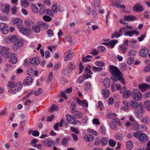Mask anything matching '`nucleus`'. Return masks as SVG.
<instances>
[{
	"mask_svg": "<svg viewBox=\"0 0 150 150\" xmlns=\"http://www.w3.org/2000/svg\"><path fill=\"white\" fill-rule=\"evenodd\" d=\"M109 71L111 74L110 79L113 83H115L119 81L124 85L125 84V80L123 78L122 73L119 69L115 66L110 65Z\"/></svg>",
	"mask_w": 150,
	"mask_h": 150,
	"instance_id": "nucleus-1",
	"label": "nucleus"
},
{
	"mask_svg": "<svg viewBox=\"0 0 150 150\" xmlns=\"http://www.w3.org/2000/svg\"><path fill=\"white\" fill-rule=\"evenodd\" d=\"M47 26V24L46 23L40 21L37 23L36 24L34 23L32 28L35 32L38 33L40 32L41 28H46Z\"/></svg>",
	"mask_w": 150,
	"mask_h": 150,
	"instance_id": "nucleus-2",
	"label": "nucleus"
},
{
	"mask_svg": "<svg viewBox=\"0 0 150 150\" xmlns=\"http://www.w3.org/2000/svg\"><path fill=\"white\" fill-rule=\"evenodd\" d=\"M133 135L134 137L142 142H145L148 140L147 136L143 133L136 132L134 133Z\"/></svg>",
	"mask_w": 150,
	"mask_h": 150,
	"instance_id": "nucleus-3",
	"label": "nucleus"
},
{
	"mask_svg": "<svg viewBox=\"0 0 150 150\" xmlns=\"http://www.w3.org/2000/svg\"><path fill=\"white\" fill-rule=\"evenodd\" d=\"M9 48L6 47L4 46L0 47V51L1 55L6 58H9L10 55L12 56L11 53L9 52L8 51Z\"/></svg>",
	"mask_w": 150,
	"mask_h": 150,
	"instance_id": "nucleus-4",
	"label": "nucleus"
},
{
	"mask_svg": "<svg viewBox=\"0 0 150 150\" xmlns=\"http://www.w3.org/2000/svg\"><path fill=\"white\" fill-rule=\"evenodd\" d=\"M132 98L135 100L139 101L142 98V94L138 89H134L132 92Z\"/></svg>",
	"mask_w": 150,
	"mask_h": 150,
	"instance_id": "nucleus-5",
	"label": "nucleus"
},
{
	"mask_svg": "<svg viewBox=\"0 0 150 150\" xmlns=\"http://www.w3.org/2000/svg\"><path fill=\"white\" fill-rule=\"evenodd\" d=\"M23 44L22 40L18 39L16 36V39L14 40L13 43L12 44V46L14 50L15 51H16L18 48L21 47Z\"/></svg>",
	"mask_w": 150,
	"mask_h": 150,
	"instance_id": "nucleus-6",
	"label": "nucleus"
},
{
	"mask_svg": "<svg viewBox=\"0 0 150 150\" xmlns=\"http://www.w3.org/2000/svg\"><path fill=\"white\" fill-rule=\"evenodd\" d=\"M18 29L22 34L24 35H28L30 33V29L29 28H27L22 25L19 27Z\"/></svg>",
	"mask_w": 150,
	"mask_h": 150,
	"instance_id": "nucleus-7",
	"label": "nucleus"
},
{
	"mask_svg": "<svg viewBox=\"0 0 150 150\" xmlns=\"http://www.w3.org/2000/svg\"><path fill=\"white\" fill-rule=\"evenodd\" d=\"M0 28L2 33L4 34H7L8 31V28L7 25L4 23L0 24Z\"/></svg>",
	"mask_w": 150,
	"mask_h": 150,
	"instance_id": "nucleus-8",
	"label": "nucleus"
},
{
	"mask_svg": "<svg viewBox=\"0 0 150 150\" xmlns=\"http://www.w3.org/2000/svg\"><path fill=\"white\" fill-rule=\"evenodd\" d=\"M12 21L15 25H16L17 26V28L19 27H21L22 26L23 22L22 21L20 18H12Z\"/></svg>",
	"mask_w": 150,
	"mask_h": 150,
	"instance_id": "nucleus-9",
	"label": "nucleus"
},
{
	"mask_svg": "<svg viewBox=\"0 0 150 150\" xmlns=\"http://www.w3.org/2000/svg\"><path fill=\"white\" fill-rule=\"evenodd\" d=\"M138 88L142 91H145L150 89V85L147 83H143L139 85Z\"/></svg>",
	"mask_w": 150,
	"mask_h": 150,
	"instance_id": "nucleus-10",
	"label": "nucleus"
},
{
	"mask_svg": "<svg viewBox=\"0 0 150 150\" xmlns=\"http://www.w3.org/2000/svg\"><path fill=\"white\" fill-rule=\"evenodd\" d=\"M29 61L30 64L35 66L38 65L40 63V59L38 57L31 58L29 59Z\"/></svg>",
	"mask_w": 150,
	"mask_h": 150,
	"instance_id": "nucleus-11",
	"label": "nucleus"
},
{
	"mask_svg": "<svg viewBox=\"0 0 150 150\" xmlns=\"http://www.w3.org/2000/svg\"><path fill=\"white\" fill-rule=\"evenodd\" d=\"M84 139L86 142H92L94 139V136L92 134H87L84 136Z\"/></svg>",
	"mask_w": 150,
	"mask_h": 150,
	"instance_id": "nucleus-12",
	"label": "nucleus"
},
{
	"mask_svg": "<svg viewBox=\"0 0 150 150\" xmlns=\"http://www.w3.org/2000/svg\"><path fill=\"white\" fill-rule=\"evenodd\" d=\"M33 81V79L30 76L26 77L23 81V84L24 85H29Z\"/></svg>",
	"mask_w": 150,
	"mask_h": 150,
	"instance_id": "nucleus-13",
	"label": "nucleus"
},
{
	"mask_svg": "<svg viewBox=\"0 0 150 150\" xmlns=\"http://www.w3.org/2000/svg\"><path fill=\"white\" fill-rule=\"evenodd\" d=\"M76 100L78 104L85 107H87L88 103L86 100H81L79 99L78 97L76 98Z\"/></svg>",
	"mask_w": 150,
	"mask_h": 150,
	"instance_id": "nucleus-14",
	"label": "nucleus"
},
{
	"mask_svg": "<svg viewBox=\"0 0 150 150\" xmlns=\"http://www.w3.org/2000/svg\"><path fill=\"white\" fill-rule=\"evenodd\" d=\"M133 10L136 12H142L144 8L141 5L138 4L135 5L133 8Z\"/></svg>",
	"mask_w": 150,
	"mask_h": 150,
	"instance_id": "nucleus-15",
	"label": "nucleus"
},
{
	"mask_svg": "<svg viewBox=\"0 0 150 150\" xmlns=\"http://www.w3.org/2000/svg\"><path fill=\"white\" fill-rule=\"evenodd\" d=\"M121 86L120 85L119 83H113L111 85V90L112 91H114L116 89L117 90H120Z\"/></svg>",
	"mask_w": 150,
	"mask_h": 150,
	"instance_id": "nucleus-16",
	"label": "nucleus"
},
{
	"mask_svg": "<svg viewBox=\"0 0 150 150\" xmlns=\"http://www.w3.org/2000/svg\"><path fill=\"white\" fill-rule=\"evenodd\" d=\"M136 17L132 15L126 16H124V20L125 21H132L136 19Z\"/></svg>",
	"mask_w": 150,
	"mask_h": 150,
	"instance_id": "nucleus-17",
	"label": "nucleus"
},
{
	"mask_svg": "<svg viewBox=\"0 0 150 150\" xmlns=\"http://www.w3.org/2000/svg\"><path fill=\"white\" fill-rule=\"evenodd\" d=\"M148 51V50L146 48L141 49L140 51L139 54L140 56L143 57H147Z\"/></svg>",
	"mask_w": 150,
	"mask_h": 150,
	"instance_id": "nucleus-18",
	"label": "nucleus"
},
{
	"mask_svg": "<svg viewBox=\"0 0 150 150\" xmlns=\"http://www.w3.org/2000/svg\"><path fill=\"white\" fill-rule=\"evenodd\" d=\"M122 103L124 105V106L121 107V109L124 111H127L128 109L129 102L127 101L123 100L122 101Z\"/></svg>",
	"mask_w": 150,
	"mask_h": 150,
	"instance_id": "nucleus-19",
	"label": "nucleus"
},
{
	"mask_svg": "<svg viewBox=\"0 0 150 150\" xmlns=\"http://www.w3.org/2000/svg\"><path fill=\"white\" fill-rule=\"evenodd\" d=\"M102 93L104 98H107L110 96V91L106 89H103L102 90Z\"/></svg>",
	"mask_w": 150,
	"mask_h": 150,
	"instance_id": "nucleus-20",
	"label": "nucleus"
},
{
	"mask_svg": "<svg viewBox=\"0 0 150 150\" xmlns=\"http://www.w3.org/2000/svg\"><path fill=\"white\" fill-rule=\"evenodd\" d=\"M130 105L132 108L134 109H136L139 107V105L138 103L133 100H131L130 101Z\"/></svg>",
	"mask_w": 150,
	"mask_h": 150,
	"instance_id": "nucleus-21",
	"label": "nucleus"
},
{
	"mask_svg": "<svg viewBox=\"0 0 150 150\" xmlns=\"http://www.w3.org/2000/svg\"><path fill=\"white\" fill-rule=\"evenodd\" d=\"M11 54L12 56L11 55L10 57H9V58H10V61L13 64H15L17 62V59L14 53H12Z\"/></svg>",
	"mask_w": 150,
	"mask_h": 150,
	"instance_id": "nucleus-22",
	"label": "nucleus"
},
{
	"mask_svg": "<svg viewBox=\"0 0 150 150\" xmlns=\"http://www.w3.org/2000/svg\"><path fill=\"white\" fill-rule=\"evenodd\" d=\"M139 34L138 32L135 30H133V31H130L126 32L124 34V35L125 36H129V37L132 36L133 34H136V35H138Z\"/></svg>",
	"mask_w": 150,
	"mask_h": 150,
	"instance_id": "nucleus-23",
	"label": "nucleus"
},
{
	"mask_svg": "<svg viewBox=\"0 0 150 150\" xmlns=\"http://www.w3.org/2000/svg\"><path fill=\"white\" fill-rule=\"evenodd\" d=\"M16 35H13L6 38L5 39V41L8 43L13 42L14 40L16 39Z\"/></svg>",
	"mask_w": 150,
	"mask_h": 150,
	"instance_id": "nucleus-24",
	"label": "nucleus"
},
{
	"mask_svg": "<svg viewBox=\"0 0 150 150\" xmlns=\"http://www.w3.org/2000/svg\"><path fill=\"white\" fill-rule=\"evenodd\" d=\"M142 122L145 124H149L150 123V120L148 116H144L141 119Z\"/></svg>",
	"mask_w": 150,
	"mask_h": 150,
	"instance_id": "nucleus-25",
	"label": "nucleus"
},
{
	"mask_svg": "<svg viewBox=\"0 0 150 150\" xmlns=\"http://www.w3.org/2000/svg\"><path fill=\"white\" fill-rule=\"evenodd\" d=\"M136 116L138 118H139L143 115V109L141 108L140 110H138L134 112Z\"/></svg>",
	"mask_w": 150,
	"mask_h": 150,
	"instance_id": "nucleus-26",
	"label": "nucleus"
},
{
	"mask_svg": "<svg viewBox=\"0 0 150 150\" xmlns=\"http://www.w3.org/2000/svg\"><path fill=\"white\" fill-rule=\"evenodd\" d=\"M131 95V92L129 90H126L123 94L122 97L124 98H127L130 97Z\"/></svg>",
	"mask_w": 150,
	"mask_h": 150,
	"instance_id": "nucleus-27",
	"label": "nucleus"
},
{
	"mask_svg": "<svg viewBox=\"0 0 150 150\" xmlns=\"http://www.w3.org/2000/svg\"><path fill=\"white\" fill-rule=\"evenodd\" d=\"M71 72L69 69L66 68L63 69L62 71V74L65 76L68 77L70 73Z\"/></svg>",
	"mask_w": 150,
	"mask_h": 150,
	"instance_id": "nucleus-28",
	"label": "nucleus"
},
{
	"mask_svg": "<svg viewBox=\"0 0 150 150\" xmlns=\"http://www.w3.org/2000/svg\"><path fill=\"white\" fill-rule=\"evenodd\" d=\"M104 86L106 88L110 87V81L108 78H105L103 81Z\"/></svg>",
	"mask_w": 150,
	"mask_h": 150,
	"instance_id": "nucleus-29",
	"label": "nucleus"
},
{
	"mask_svg": "<svg viewBox=\"0 0 150 150\" xmlns=\"http://www.w3.org/2000/svg\"><path fill=\"white\" fill-rule=\"evenodd\" d=\"M144 107L147 111H150V101L149 100L144 102Z\"/></svg>",
	"mask_w": 150,
	"mask_h": 150,
	"instance_id": "nucleus-30",
	"label": "nucleus"
},
{
	"mask_svg": "<svg viewBox=\"0 0 150 150\" xmlns=\"http://www.w3.org/2000/svg\"><path fill=\"white\" fill-rule=\"evenodd\" d=\"M25 24L28 27H30V26H33L34 25V22L31 20L30 19H27L25 21Z\"/></svg>",
	"mask_w": 150,
	"mask_h": 150,
	"instance_id": "nucleus-31",
	"label": "nucleus"
},
{
	"mask_svg": "<svg viewBox=\"0 0 150 150\" xmlns=\"http://www.w3.org/2000/svg\"><path fill=\"white\" fill-rule=\"evenodd\" d=\"M22 88V85L21 83L20 82H17L16 86L15 88V91L16 92L20 91Z\"/></svg>",
	"mask_w": 150,
	"mask_h": 150,
	"instance_id": "nucleus-32",
	"label": "nucleus"
},
{
	"mask_svg": "<svg viewBox=\"0 0 150 150\" xmlns=\"http://www.w3.org/2000/svg\"><path fill=\"white\" fill-rule=\"evenodd\" d=\"M31 6L32 10L34 13H35L38 12V8L35 4H32L31 5Z\"/></svg>",
	"mask_w": 150,
	"mask_h": 150,
	"instance_id": "nucleus-33",
	"label": "nucleus"
},
{
	"mask_svg": "<svg viewBox=\"0 0 150 150\" xmlns=\"http://www.w3.org/2000/svg\"><path fill=\"white\" fill-rule=\"evenodd\" d=\"M131 128L132 129L134 130L137 131V129L139 128V125L136 122L132 123L131 125Z\"/></svg>",
	"mask_w": 150,
	"mask_h": 150,
	"instance_id": "nucleus-34",
	"label": "nucleus"
},
{
	"mask_svg": "<svg viewBox=\"0 0 150 150\" xmlns=\"http://www.w3.org/2000/svg\"><path fill=\"white\" fill-rule=\"evenodd\" d=\"M122 35V34H120V33L119 32H118L117 31H115L114 33H113L111 35V38L112 39L115 38V37L117 38Z\"/></svg>",
	"mask_w": 150,
	"mask_h": 150,
	"instance_id": "nucleus-35",
	"label": "nucleus"
},
{
	"mask_svg": "<svg viewBox=\"0 0 150 150\" xmlns=\"http://www.w3.org/2000/svg\"><path fill=\"white\" fill-rule=\"evenodd\" d=\"M100 2L99 0H95L94 2L95 8L96 10H98L100 9Z\"/></svg>",
	"mask_w": 150,
	"mask_h": 150,
	"instance_id": "nucleus-36",
	"label": "nucleus"
},
{
	"mask_svg": "<svg viewBox=\"0 0 150 150\" xmlns=\"http://www.w3.org/2000/svg\"><path fill=\"white\" fill-rule=\"evenodd\" d=\"M76 104L74 102H72L71 103V112L73 113L76 110Z\"/></svg>",
	"mask_w": 150,
	"mask_h": 150,
	"instance_id": "nucleus-37",
	"label": "nucleus"
},
{
	"mask_svg": "<svg viewBox=\"0 0 150 150\" xmlns=\"http://www.w3.org/2000/svg\"><path fill=\"white\" fill-rule=\"evenodd\" d=\"M117 42V40H112L108 42V46L111 48H113Z\"/></svg>",
	"mask_w": 150,
	"mask_h": 150,
	"instance_id": "nucleus-38",
	"label": "nucleus"
},
{
	"mask_svg": "<svg viewBox=\"0 0 150 150\" xmlns=\"http://www.w3.org/2000/svg\"><path fill=\"white\" fill-rule=\"evenodd\" d=\"M45 11L46 9L45 6L43 5L42 6L39 11V14L41 15L45 14Z\"/></svg>",
	"mask_w": 150,
	"mask_h": 150,
	"instance_id": "nucleus-39",
	"label": "nucleus"
},
{
	"mask_svg": "<svg viewBox=\"0 0 150 150\" xmlns=\"http://www.w3.org/2000/svg\"><path fill=\"white\" fill-rule=\"evenodd\" d=\"M108 139L107 138L105 137L103 138L100 141V142L102 143V145L103 146H104L106 145L108 142Z\"/></svg>",
	"mask_w": 150,
	"mask_h": 150,
	"instance_id": "nucleus-40",
	"label": "nucleus"
},
{
	"mask_svg": "<svg viewBox=\"0 0 150 150\" xmlns=\"http://www.w3.org/2000/svg\"><path fill=\"white\" fill-rule=\"evenodd\" d=\"M10 6L9 4H6L3 10V12L6 13H8L9 11Z\"/></svg>",
	"mask_w": 150,
	"mask_h": 150,
	"instance_id": "nucleus-41",
	"label": "nucleus"
},
{
	"mask_svg": "<svg viewBox=\"0 0 150 150\" xmlns=\"http://www.w3.org/2000/svg\"><path fill=\"white\" fill-rule=\"evenodd\" d=\"M68 123L67 121L64 120H63V119H62L60 122L59 126L62 127L63 126H64L66 127H67V125H68Z\"/></svg>",
	"mask_w": 150,
	"mask_h": 150,
	"instance_id": "nucleus-42",
	"label": "nucleus"
},
{
	"mask_svg": "<svg viewBox=\"0 0 150 150\" xmlns=\"http://www.w3.org/2000/svg\"><path fill=\"white\" fill-rule=\"evenodd\" d=\"M73 113H74V115L78 118H81L83 117L82 114L78 111L76 110V111H75V112Z\"/></svg>",
	"mask_w": 150,
	"mask_h": 150,
	"instance_id": "nucleus-43",
	"label": "nucleus"
},
{
	"mask_svg": "<svg viewBox=\"0 0 150 150\" xmlns=\"http://www.w3.org/2000/svg\"><path fill=\"white\" fill-rule=\"evenodd\" d=\"M21 4L24 7L28 6L29 4L27 0H21Z\"/></svg>",
	"mask_w": 150,
	"mask_h": 150,
	"instance_id": "nucleus-44",
	"label": "nucleus"
},
{
	"mask_svg": "<svg viewBox=\"0 0 150 150\" xmlns=\"http://www.w3.org/2000/svg\"><path fill=\"white\" fill-rule=\"evenodd\" d=\"M66 116L67 117V120L69 122H71V121H72L73 120H74V121L75 120L74 117L69 114L67 115Z\"/></svg>",
	"mask_w": 150,
	"mask_h": 150,
	"instance_id": "nucleus-45",
	"label": "nucleus"
},
{
	"mask_svg": "<svg viewBox=\"0 0 150 150\" xmlns=\"http://www.w3.org/2000/svg\"><path fill=\"white\" fill-rule=\"evenodd\" d=\"M68 69L71 70L74 69L76 67V66L74 64L72 63L71 62H69L68 64Z\"/></svg>",
	"mask_w": 150,
	"mask_h": 150,
	"instance_id": "nucleus-46",
	"label": "nucleus"
},
{
	"mask_svg": "<svg viewBox=\"0 0 150 150\" xmlns=\"http://www.w3.org/2000/svg\"><path fill=\"white\" fill-rule=\"evenodd\" d=\"M133 145V143L132 141H128L127 142V147L129 149H131L132 148Z\"/></svg>",
	"mask_w": 150,
	"mask_h": 150,
	"instance_id": "nucleus-47",
	"label": "nucleus"
},
{
	"mask_svg": "<svg viewBox=\"0 0 150 150\" xmlns=\"http://www.w3.org/2000/svg\"><path fill=\"white\" fill-rule=\"evenodd\" d=\"M74 55L73 53H71L70 54H67L66 56L64 58V60L66 61L70 60Z\"/></svg>",
	"mask_w": 150,
	"mask_h": 150,
	"instance_id": "nucleus-48",
	"label": "nucleus"
},
{
	"mask_svg": "<svg viewBox=\"0 0 150 150\" xmlns=\"http://www.w3.org/2000/svg\"><path fill=\"white\" fill-rule=\"evenodd\" d=\"M86 58H85L83 57H82V61L83 62H86L90 61H91V60L89 59L88 58H89L90 59H91L92 58V57L91 55H87L86 57Z\"/></svg>",
	"mask_w": 150,
	"mask_h": 150,
	"instance_id": "nucleus-49",
	"label": "nucleus"
},
{
	"mask_svg": "<svg viewBox=\"0 0 150 150\" xmlns=\"http://www.w3.org/2000/svg\"><path fill=\"white\" fill-rule=\"evenodd\" d=\"M58 107L57 106L54 104H53L51 107V108L50 109V112H53L54 111H56L58 110Z\"/></svg>",
	"mask_w": 150,
	"mask_h": 150,
	"instance_id": "nucleus-50",
	"label": "nucleus"
},
{
	"mask_svg": "<svg viewBox=\"0 0 150 150\" xmlns=\"http://www.w3.org/2000/svg\"><path fill=\"white\" fill-rule=\"evenodd\" d=\"M54 142L52 140L48 141L47 143V146L50 147H52L54 145Z\"/></svg>",
	"mask_w": 150,
	"mask_h": 150,
	"instance_id": "nucleus-51",
	"label": "nucleus"
},
{
	"mask_svg": "<svg viewBox=\"0 0 150 150\" xmlns=\"http://www.w3.org/2000/svg\"><path fill=\"white\" fill-rule=\"evenodd\" d=\"M43 19L46 22H50L52 20V18L47 15H44L43 17Z\"/></svg>",
	"mask_w": 150,
	"mask_h": 150,
	"instance_id": "nucleus-52",
	"label": "nucleus"
},
{
	"mask_svg": "<svg viewBox=\"0 0 150 150\" xmlns=\"http://www.w3.org/2000/svg\"><path fill=\"white\" fill-rule=\"evenodd\" d=\"M92 70L93 71L95 72L96 71L99 72L102 71L103 69L102 68L98 67L95 66H93L92 67Z\"/></svg>",
	"mask_w": 150,
	"mask_h": 150,
	"instance_id": "nucleus-53",
	"label": "nucleus"
},
{
	"mask_svg": "<svg viewBox=\"0 0 150 150\" xmlns=\"http://www.w3.org/2000/svg\"><path fill=\"white\" fill-rule=\"evenodd\" d=\"M51 11H52L53 13H55L57 12V7L56 5L52 6Z\"/></svg>",
	"mask_w": 150,
	"mask_h": 150,
	"instance_id": "nucleus-54",
	"label": "nucleus"
},
{
	"mask_svg": "<svg viewBox=\"0 0 150 150\" xmlns=\"http://www.w3.org/2000/svg\"><path fill=\"white\" fill-rule=\"evenodd\" d=\"M116 116V114L114 113H108L107 114V117L109 119H112Z\"/></svg>",
	"mask_w": 150,
	"mask_h": 150,
	"instance_id": "nucleus-55",
	"label": "nucleus"
},
{
	"mask_svg": "<svg viewBox=\"0 0 150 150\" xmlns=\"http://www.w3.org/2000/svg\"><path fill=\"white\" fill-rule=\"evenodd\" d=\"M69 139L67 138H64L62 142V144L64 146H66L69 141Z\"/></svg>",
	"mask_w": 150,
	"mask_h": 150,
	"instance_id": "nucleus-56",
	"label": "nucleus"
},
{
	"mask_svg": "<svg viewBox=\"0 0 150 150\" xmlns=\"http://www.w3.org/2000/svg\"><path fill=\"white\" fill-rule=\"evenodd\" d=\"M42 92V90L41 88H39L38 91H37L35 90L34 91V93L35 96H38Z\"/></svg>",
	"mask_w": 150,
	"mask_h": 150,
	"instance_id": "nucleus-57",
	"label": "nucleus"
},
{
	"mask_svg": "<svg viewBox=\"0 0 150 150\" xmlns=\"http://www.w3.org/2000/svg\"><path fill=\"white\" fill-rule=\"evenodd\" d=\"M7 86L9 88H13L15 86V84L9 81L8 83Z\"/></svg>",
	"mask_w": 150,
	"mask_h": 150,
	"instance_id": "nucleus-58",
	"label": "nucleus"
},
{
	"mask_svg": "<svg viewBox=\"0 0 150 150\" xmlns=\"http://www.w3.org/2000/svg\"><path fill=\"white\" fill-rule=\"evenodd\" d=\"M91 75L89 73L84 74L83 75V79H84V80H85L89 78H91Z\"/></svg>",
	"mask_w": 150,
	"mask_h": 150,
	"instance_id": "nucleus-59",
	"label": "nucleus"
},
{
	"mask_svg": "<svg viewBox=\"0 0 150 150\" xmlns=\"http://www.w3.org/2000/svg\"><path fill=\"white\" fill-rule=\"evenodd\" d=\"M109 143L110 146L112 147H114L116 145V142L112 139H110L109 142Z\"/></svg>",
	"mask_w": 150,
	"mask_h": 150,
	"instance_id": "nucleus-60",
	"label": "nucleus"
},
{
	"mask_svg": "<svg viewBox=\"0 0 150 150\" xmlns=\"http://www.w3.org/2000/svg\"><path fill=\"white\" fill-rule=\"evenodd\" d=\"M27 74L29 76H32L34 74L33 70L31 68H29L27 70Z\"/></svg>",
	"mask_w": 150,
	"mask_h": 150,
	"instance_id": "nucleus-61",
	"label": "nucleus"
},
{
	"mask_svg": "<svg viewBox=\"0 0 150 150\" xmlns=\"http://www.w3.org/2000/svg\"><path fill=\"white\" fill-rule=\"evenodd\" d=\"M126 47H125L124 46H120V49L122 51L123 53H125L127 51V49Z\"/></svg>",
	"mask_w": 150,
	"mask_h": 150,
	"instance_id": "nucleus-62",
	"label": "nucleus"
},
{
	"mask_svg": "<svg viewBox=\"0 0 150 150\" xmlns=\"http://www.w3.org/2000/svg\"><path fill=\"white\" fill-rule=\"evenodd\" d=\"M96 65L99 67H102L105 64V63L103 62H96L95 63Z\"/></svg>",
	"mask_w": 150,
	"mask_h": 150,
	"instance_id": "nucleus-63",
	"label": "nucleus"
},
{
	"mask_svg": "<svg viewBox=\"0 0 150 150\" xmlns=\"http://www.w3.org/2000/svg\"><path fill=\"white\" fill-rule=\"evenodd\" d=\"M144 72L145 73L150 72V64L145 67Z\"/></svg>",
	"mask_w": 150,
	"mask_h": 150,
	"instance_id": "nucleus-64",
	"label": "nucleus"
}]
</instances>
